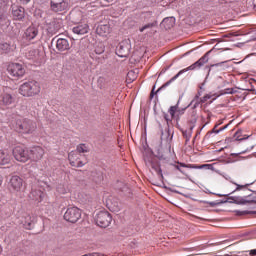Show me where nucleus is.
<instances>
[{
    "label": "nucleus",
    "instance_id": "7",
    "mask_svg": "<svg viewBox=\"0 0 256 256\" xmlns=\"http://www.w3.org/2000/svg\"><path fill=\"white\" fill-rule=\"evenodd\" d=\"M7 72L12 79H21L25 75V67L20 63H11L7 67Z\"/></svg>",
    "mask_w": 256,
    "mask_h": 256
},
{
    "label": "nucleus",
    "instance_id": "9",
    "mask_svg": "<svg viewBox=\"0 0 256 256\" xmlns=\"http://www.w3.org/2000/svg\"><path fill=\"white\" fill-rule=\"evenodd\" d=\"M64 219L68 221V223H77L81 219V209L76 206L67 208L64 213Z\"/></svg>",
    "mask_w": 256,
    "mask_h": 256
},
{
    "label": "nucleus",
    "instance_id": "1",
    "mask_svg": "<svg viewBox=\"0 0 256 256\" xmlns=\"http://www.w3.org/2000/svg\"><path fill=\"white\" fill-rule=\"evenodd\" d=\"M211 54V51L206 52L200 59H198L196 62H194L192 65L188 66L187 68H184L180 70L174 77H172L169 81L164 83L160 88L157 89L155 92V88H153L152 92L150 93V99H153L157 93L160 91H163V89H166V87H169L173 83V81H177L183 73H187V71H199L205 63L209 62V55Z\"/></svg>",
    "mask_w": 256,
    "mask_h": 256
},
{
    "label": "nucleus",
    "instance_id": "40",
    "mask_svg": "<svg viewBox=\"0 0 256 256\" xmlns=\"http://www.w3.org/2000/svg\"><path fill=\"white\" fill-rule=\"evenodd\" d=\"M163 117H164V119H165V121H166L167 123H171V122L173 121V119H171V118L169 117V114H167V113H165V112H163Z\"/></svg>",
    "mask_w": 256,
    "mask_h": 256
},
{
    "label": "nucleus",
    "instance_id": "46",
    "mask_svg": "<svg viewBox=\"0 0 256 256\" xmlns=\"http://www.w3.org/2000/svg\"><path fill=\"white\" fill-rule=\"evenodd\" d=\"M244 215H256V211L245 210Z\"/></svg>",
    "mask_w": 256,
    "mask_h": 256
},
{
    "label": "nucleus",
    "instance_id": "20",
    "mask_svg": "<svg viewBox=\"0 0 256 256\" xmlns=\"http://www.w3.org/2000/svg\"><path fill=\"white\" fill-rule=\"evenodd\" d=\"M96 33L101 37H107L111 33V27L109 24H100L96 28Z\"/></svg>",
    "mask_w": 256,
    "mask_h": 256
},
{
    "label": "nucleus",
    "instance_id": "62",
    "mask_svg": "<svg viewBox=\"0 0 256 256\" xmlns=\"http://www.w3.org/2000/svg\"><path fill=\"white\" fill-rule=\"evenodd\" d=\"M235 93H237V90L233 88V95H235Z\"/></svg>",
    "mask_w": 256,
    "mask_h": 256
},
{
    "label": "nucleus",
    "instance_id": "12",
    "mask_svg": "<svg viewBox=\"0 0 256 256\" xmlns=\"http://www.w3.org/2000/svg\"><path fill=\"white\" fill-rule=\"evenodd\" d=\"M226 69H229V61H222V62L210 65L208 69V73L205 77V80L202 83V87L203 85H205V83H207V79H209V75H211L212 71H225Z\"/></svg>",
    "mask_w": 256,
    "mask_h": 256
},
{
    "label": "nucleus",
    "instance_id": "37",
    "mask_svg": "<svg viewBox=\"0 0 256 256\" xmlns=\"http://www.w3.org/2000/svg\"><path fill=\"white\" fill-rule=\"evenodd\" d=\"M191 105H193L192 109H197V107H199V101H195L194 99L190 102V104L187 107H191Z\"/></svg>",
    "mask_w": 256,
    "mask_h": 256
},
{
    "label": "nucleus",
    "instance_id": "54",
    "mask_svg": "<svg viewBox=\"0 0 256 256\" xmlns=\"http://www.w3.org/2000/svg\"><path fill=\"white\" fill-rule=\"evenodd\" d=\"M193 129H195V124H191V126H190V133H193Z\"/></svg>",
    "mask_w": 256,
    "mask_h": 256
},
{
    "label": "nucleus",
    "instance_id": "6",
    "mask_svg": "<svg viewBox=\"0 0 256 256\" xmlns=\"http://www.w3.org/2000/svg\"><path fill=\"white\" fill-rule=\"evenodd\" d=\"M218 197H228V203H233L234 205H247V203H255L256 200H247L252 197L253 194H247L243 196H229V194H216Z\"/></svg>",
    "mask_w": 256,
    "mask_h": 256
},
{
    "label": "nucleus",
    "instance_id": "23",
    "mask_svg": "<svg viewBox=\"0 0 256 256\" xmlns=\"http://www.w3.org/2000/svg\"><path fill=\"white\" fill-rule=\"evenodd\" d=\"M232 183L233 185H236V189L232 191L230 195H233V193H237V191H246V192L250 191L251 193H253V190L248 188L251 184L240 185V184H237L236 182H232Z\"/></svg>",
    "mask_w": 256,
    "mask_h": 256
},
{
    "label": "nucleus",
    "instance_id": "61",
    "mask_svg": "<svg viewBox=\"0 0 256 256\" xmlns=\"http://www.w3.org/2000/svg\"><path fill=\"white\" fill-rule=\"evenodd\" d=\"M173 139V135L170 137V139L168 140V143H171V140Z\"/></svg>",
    "mask_w": 256,
    "mask_h": 256
},
{
    "label": "nucleus",
    "instance_id": "17",
    "mask_svg": "<svg viewBox=\"0 0 256 256\" xmlns=\"http://www.w3.org/2000/svg\"><path fill=\"white\" fill-rule=\"evenodd\" d=\"M10 187L13 191L19 192L23 190V178L18 175L12 176L10 179Z\"/></svg>",
    "mask_w": 256,
    "mask_h": 256
},
{
    "label": "nucleus",
    "instance_id": "24",
    "mask_svg": "<svg viewBox=\"0 0 256 256\" xmlns=\"http://www.w3.org/2000/svg\"><path fill=\"white\" fill-rule=\"evenodd\" d=\"M162 25L165 27V29H171L175 26V17L164 18L162 21Z\"/></svg>",
    "mask_w": 256,
    "mask_h": 256
},
{
    "label": "nucleus",
    "instance_id": "10",
    "mask_svg": "<svg viewBox=\"0 0 256 256\" xmlns=\"http://www.w3.org/2000/svg\"><path fill=\"white\" fill-rule=\"evenodd\" d=\"M131 53V40L126 39L118 44L116 47V55L121 58L129 57Z\"/></svg>",
    "mask_w": 256,
    "mask_h": 256
},
{
    "label": "nucleus",
    "instance_id": "47",
    "mask_svg": "<svg viewBox=\"0 0 256 256\" xmlns=\"http://www.w3.org/2000/svg\"><path fill=\"white\" fill-rule=\"evenodd\" d=\"M197 123V118H192L189 120L190 125H195Z\"/></svg>",
    "mask_w": 256,
    "mask_h": 256
},
{
    "label": "nucleus",
    "instance_id": "59",
    "mask_svg": "<svg viewBox=\"0 0 256 256\" xmlns=\"http://www.w3.org/2000/svg\"><path fill=\"white\" fill-rule=\"evenodd\" d=\"M68 157H69V159H71V157H73V152L69 153Z\"/></svg>",
    "mask_w": 256,
    "mask_h": 256
},
{
    "label": "nucleus",
    "instance_id": "34",
    "mask_svg": "<svg viewBox=\"0 0 256 256\" xmlns=\"http://www.w3.org/2000/svg\"><path fill=\"white\" fill-rule=\"evenodd\" d=\"M220 95H233V88H226L222 90Z\"/></svg>",
    "mask_w": 256,
    "mask_h": 256
},
{
    "label": "nucleus",
    "instance_id": "13",
    "mask_svg": "<svg viewBox=\"0 0 256 256\" xmlns=\"http://www.w3.org/2000/svg\"><path fill=\"white\" fill-rule=\"evenodd\" d=\"M67 7H69V2L67 0H51L50 8L54 13H59L61 11H66Z\"/></svg>",
    "mask_w": 256,
    "mask_h": 256
},
{
    "label": "nucleus",
    "instance_id": "28",
    "mask_svg": "<svg viewBox=\"0 0 256 256\" xmlns=\"http://www.w3.org/2000/svg\"><path fill=\"white\" fill-rule=\"evenodd\" d=\"M77 151L78 153H89V147L85 144H79L77 146Z\"/></svg>",
    "mask_w": 256,
    "mask_h": 256
},
{
    "label": "nucleus",
    "instance_id": "55",
    "mask_svg": "<svg viewBox=\"0 0 256 256\" xmlns=\"http://www.w3.org/2000/svg\"><path fill=\"white\" fill-rule=\"evenodd\" d=\"M158 156L160 157V159H163V153H161V150H158Z\"/></svg>",
    "mask_w": 256,
    "mask_h": 256
},
{
    "label": "nucleus",
    "instance_id": "4",
    "mask_svg": "<svg viewBox=\"0 0 256 256\" xmlns=\"http://www.w3.org/2000/svg\"><path fill=\"white\" fill-rule=\"evenodd\" d=\"M15 94L11 90V88H4L3 92L0 95V107H14L15 105Z\"/></svg>",
    "mask_w": 256,
    "mask_h": 256
},
{
    "label": "nucleus",
    "instance_id": "15",
    "mask_svg": "<svg viewBox=\"0 0 256 256\" xmlns=\"http://www.w3.org/2000/svg\"><path fill=\"white\" fill-rule=\"evenodd\" d=\"M147 167H151L161 179H163V170L161 169V162L155 158H149L146 160Z\"/></svg>",
    "mask_w": 256,
    "mask_h": 256
},
{
    "label": "nucleus",
    "instance_id": "21",
    "mask_svg": "<svg viewBox=\"0 0 256 256\" xmlns=\"http://www.w3.org/2000/svg\"><path fill=\"white\" fill-rule=\"evenodd\" d=\"M181 99H183V96L179 97L176 105L170 106V108L168 109V113L170 114L171 119H176L177 123H179V116H176V113L178 111L179 104L181 103Z\"/></svg>",
    "mask_w": 256,
    "mask_h": 256
},
{
    "label": "nucleus",
    "instance_id": "64",
    "mask_svg": "<svg viewBox=\"0 0 256 256\" xmlns=\"http://www.w3.org/2000/svg\"><path fill=\"white\" fill-rule=\"evenodd\" d=\"M169 135H170V134H169V131H168V132H167V137H169Z\"/></svg>",
    "mask_w": 256,
    "mask_h": 256
},
{
    "label": "nucleus",
    "instance_id": "16",
    "mask_svg": "<svg viewBox=\"0 0 256 256\" xmlns=\"http://www.w3.org/2000/svg\"><path fill=\"white\" fill-rule=\"evenodd\" d=\"M29 155L32 161H40V159H43V155H45V150L41 146H33L29 150Z\"/></svg>",
    "mask_w": 256,
    "mask_h": 256
},
{
    "label": "nucleus",
    "instance_id": "32",
    "mask_svg": "<svg viewBox=\"0 0 256 256\" xmlns=\"http://www.w3.org/2000/svg\"><path fill=\"white\" fill-rule=\"evenodd\" d=\"M174 167H175V169H177V171H180V173L185 175V171H183L182 167H187V165H185L183 163H178V164H175Z\"/></svg>",
    "mask_w": 256,
    "mask_h": 256
},
{
    "label": "nucleus",
    "instance_id": "18",
    "mask_svg": "<svg viewBox=\"0 0 256 256\" xmlns=\"http://www.w3.org/2000/svg\"><path fill=\"white\" fill-rule=\"evenodd\" d=\"M12 16L16 21H23L25 19V8L23 6L12 7Z\"/></svg>",
    "mask_w": 256,
    "mask_h": 256
},
{
    "label": "nucleus",
    "instance_id": "11",
    "mask_svg": "<svg viewBox=\"0 0 256 256\" xmlns=\"http://www.w3.org/2000/svg\"><path fill=\"white\" fill-rule=\"evenodd\" d=\"M52 43H56V49L60 53H63L64 51H69V49H71V43L67 38H59V36H55L52 39Z\"/></svg>",
    "mask_w": 256,
    "mask_h": 256
},
{
    "label": "nucleus",
    "instance_id": "44",
    "mask_svg": "<svg viewBox=\"0 0 256 256\" xmlns=\"http://www.w3.org/2000/svg\"><path fill=\"white\" fill-rule=\"evenodd\" d=\"M227 127H229V125H225L224 127H221L220 129L216 130V135H219V133H221V131H225V129H227Z\"/></svg>",
    "mask_w": 256,
    "mask_h": 256
},
{
    "label": "nucleus",
    "instance_id": "14",
    "mask_svg": "<svg viewBox=\"0 0 256 256\" xmlns=\"http://www.w3.org/2000/svg\"><path fill=\"white\" fill-rule=\"evenodd\" d=\"M39 35V27L35 25L29 26L22 36L23 41H33Z\"/></svg>",
    "mask_w": 256,
    "mask_h": 256
},
{
    "label": "nucleus",
    "instance_id": "35",
    "mask_svg": "<svg viewBox=\"0 0 256 256\" xmlns=\"http://www.w3.org/2000/svg\"><path fill=\"white\" fill-rule=\"evenodd\" d=\"M247 7L248 9H253L254 11H256V0H251L247 3Z\"/></svg>",
    "mask_w": 256,
    "mask_h": 256
},
{
    "label": "nucleus",
    "instance_id": "41",
    "mask_svg": "<svg viewBox=\"0 0 256 256\" xmlns=\"http://www.w3.org/2000/svg\"><path fill=\"white\" fill-rule=\"evenodd\" d=\"M187 108L188 107H185V108H179L178 107V110H177L178 115H184L185 111H187Z\"/></svg>",
    "mask_w": 256,
    "mask_h": 256
},
{
    "label": "nucleus",
    "instance_id": "36",
    "mask_svg": "<svg viewBox=\"0 0 256 256\" xmlns=\"http://www.w3.org/2000/svg\"><path fill=\"white\" fill-rule=\"evenodd\" d=\"M97 178H94L95 183H101L103 181V173L99 172Z\"/></svg>",
    "mask_w": 256,
    "mask_h": 256
},
{
    "label": "nucleus",
    "instance_id": "57",
    "mask_svg": "<svg viewBox=\"0 0 256 256\" xmlns=\"http://www.w3.org/2000/svg\"><path fill=\"white\" fill-rule=\"evenodd\" d=\"M3 184V177L0 175V187Z\"/></svg>",
    "mask_w": 256,
    "mask_h": 256
},
{
    "label": "nucleus",
    "instance_id": "30",
    "mask_svg": "<svg viewBox=\"0 0 256 256\" xmlns=\"http://www.w3.org/2000/svg\"><path fill=\"white\" fill-rule=\"evenodd\" d=\"M25 229L31 230L33 227H35V222L26 220L24 223Z\"/></svg>",
    "mask_w": 256,
    "mask_h": 256
},
{
    "label": "nucleus",
    "instance_id": "26",
    "mask_svg": "<svg viewBox=\"0 0 256 256\" xmlns=\"http://www.w3.org/2000/svg\"><path fill=\"white\" fill-rule=\"evenodd\" d=\"M38 184L44 189V191H49L51 186L49 185V180L45 177L38 180Z\"/></svg>",
    "mask_w": 256,
    "mask_h": 256
},
{
    "label": "nucleus",
    "instance_id": "3",
    "mask_svg": "<svg viewBox=\"0 0 256 256\" xmlns=\"http://www.w3.org/2000/svg\"><path fill=\"white\" fill-rule=\"evenodd\" d=\"M19 93L23 97H35V95H39V93H41V86L39 82L35 80L24 82L19 87Z\"/></svg>",
    "mask_w": 256,
    "mask_h": 256
},
{
    "label": "nucleus",
    "instance_id": "39",
    "mask_svg": "<svg viewBox=\"0 0 256 256\" xmlns=\"http://www.w3.org/2000/svg\"><path fill=\"white\" fill-rule=\"evenodd\" d=\"M110 209H112V211H121V204L116 202L114 204V208H110Z\"/></svg>",
    "mask_w": 256,
    "mask_h": 256
},
{
    "label": "nucleus",
    "instance_id": "60",
    "mask_svg": "<svg viewBox=\"0 0 256 256\" xmlns=\"http://www.w3.org/2000/svg\"><path fill=\"white\" fill-rule=\"evenodd\" d=\"M58 191L59 193H65V190H59V188H58Z\"/></svg>",
    "mask_w": 256,
    "mask_h": 256
},
{
    "label": "nucleus",
    "instance_id": "51",
    "mask_svg": "<svg viewBox=\"0 0 256 256\" xmlns=\"http://www.w3.org/2000/svg\"><path fill=\"white\" fill-rule=\"evenodd\" d=\"M250 255L255 256L256 255V249L250 250Z\"/></svg>",
    "mask_w": 256,
    "mask_h": 256
},
{
    "label": "nucleus",
    "instance_id": "25",
    "mask_svg": "<svg viewBox=\"0 0 256 256\" xmlns=\"http://www.w3.org/2000/svg\"><path fill=\"white\" fill-rule=\"evenodd\" d=\"M13 51V48L11 47V44L8 42H0V53H11Z\"/></svg>",
    "mask_w": 256,
    "mask_h": 256
},
{
    "label": "nucleus",
    "instance_id": "19",
    "mask_svg": "<svg viewBox=\"0 0 256 256\" xmlns=\"http://www.w3.org/2000/svg\"><path fill=\"white\" fill-rule=\"evenodd\" d=\"M72 31L75 35H86V33H89V25L78 24L72 28Z\"/></svg>",
    "mask_w": 256,
    "mask_h": 256
},
{
    "label": "nucleus",
    "instance_id": "58",
    "mask_svg": "<svg viewBox=\"0 0 256 256\" xmlns=\"http://www.w3.org/2000/svg\"><path fill=\"white\" fill-rule=\"evenodd\" d=\"M168 151H169V153H171V144L170 143H168Z\"/></svg>",
    "mask_w": 256,
    "mask_h": 256
},
{
    "label": "nucleus",
    "instance_id": "63",
    "mask_svg": "<svg viewBox=\"0 0 256 256\" xmlns=\"http://www.w3.org/2000/svg\"><path fill=\"white\" fill-rule=\"evenodd\" d=\"M195 99H199V95H196V96H195Z\"/></svg>",
    "mask_w": 256,
    "mask_h": 256
},
{
    "label": "nucleus",
    "instance_id": "31",
    "mask_svg": "<svg viewBox=\"0 0 256 256\" xmlns=\"http://www.w3.org/2000/svg\"><path fill=\"white\" fill-rule=\"evenodd\" d=\"M241 131H236L234 137H236V141H245L249 136L245 135V137L240 138Z\"/></svg>",
    "mask_w": 256,
    "mask_h": 256
},
{
    "label": "nucleus",
    "instance_id": "29",
    "mask_svg": "<svg viewBox=\"0 0 256 256\" xmlns=\"http://www.w3.org/2000/svg\"><path fill=\"white\" fill-rule=\"evenodd\" d=\"M155 25V23H148L142 27L139 28L140 33H143V31H147V29H153V26Z\"/></svg>",
    "mask_w": 256,
    "mask_h": 256
},
{
    "label": "nucleus",
    "instance_id": "48",
    "mask_svg": "<svg viewBox=\"0 0 256 256\" xmlns=\"http://www.w3.org/2000/svg\"><path fill=\"white\" fill-rule=\"evenodd\" d=\"M218 203L219 205H225V203H229V199L227 198L226 200H220Z\"/></svg>",
    "mask_w": 256,
    "mask_h": 256
},
{
    "label": "nucleus",
    "instance_id": "50",
    "mask_svg": "<svg viewBox=\"0 0 256 256\" xmlns=\"http://www.w3.org/2000/svg\"><path fill=\"white\" fill-rule=\"evenodd\" d=\"M247 91H250L251 93H253V95H256V90L253 87L251 89H247Z\"/></svg>",
    "mask_w": 256,
    "mask_h": 256
},
{
    "label": "nucleus",
    "instance_id": "38",
    "mask_svg": "<svg viewBox=\"0 0 256 256\" xmlns=\"http://www.w3.org/2000/svg\"><path fill=\"white\" fill-rule=\"evenodd\" d=\"M182 134H183V137H185V139L187 141H189V139H191V132H188L187 130H185L182 132Z\"/></svg>",
    "mask_w": 256,
    "mask_h": 256
},
{
    "label": "nucleus",
    "instance_id": "45",
    "mask_svg": "<svg viewBox=\"0 0 256 256\" xmlns=\"http://www.w3.org/2000/svg\"><path fill=\"white\" fill-rule=\"evenodd\" d=\"M245 153H247V151H242V152H240V153H231V156H232V157H237V156H239V155H245Z\"/></svg>",
    "mask_w": 256,
    "mask_h": 256
},
{
    "label": "nucleus",
    "instance_id": "22",
    "mask_svg": "<svg viewBox=\"0 0 256 256\" xmlns=\"http://www.w3.org/2000/svg\"><path fill=\"white\" fill-rule=\"evenodd\" d=\"M11 163V155L7 151L0 150V165Z\"/></svg>",
    "mask_w": 256,
    "mask_h": 256
},
{
    "label": "nucleus",
    "instance_id": "27",
    "mask_svg": "<svg viewBox=\"0 0 256 256\" xmlns=\"http://www.w3.org/2000/svg\"><path fill=\"white\" fill-rule=\"evenodd\" d=\"M94 51L96 55H103V53H105V45L103 43H98Z\"/></svg>",
    "mask_w": 256,
    "mask_h": 256
},
{
    "label": "nucleus",
    "instance_id": "33",
    "mask_svg": "<svg viewBox=\"0 0 256 256\" xmlns=\"http://www.w3.org/2000/svg\"><path fill=\"white\" fill-rule=\"evenodd\" d=\"M201 203H204L205 205H210V207L219 206V201L209 202V201L202 200Z\"/></svg>",
    "mask_w": 256,
    "mask_h": 256
},
{
    "label": "nucleus",
    "instance_id": "52",
    "mask_svg": "<svg viewBox=\"0 0 256 256\" xmlns=\"http://www.w3.org/2000/svg\"><path fill=\"white\" fill-rule=\"evenodd\" d=\"M23 5H27L31 0H20Z\"/></svg>",
    "mask_w": 256,
    "mask_h": 256
},
{
    "label": "nucleus",
    "instance_id": "56",
    "mask_svg": "<svg viewBox=\"0 0 256 256\" xmlns=\"http://www.w3.org/2000/svg\"><path fill=\"white\" fill-rule=\"evenodd\" d=\"M70 165H71L72 167H77V164L75 163V161H71V162H70Z\"/></svg>",
    "mask_w": 256,
    "mask_h": 256
},
{
    "label": "nucleus",
    "instance_id": "43",
    "mask_svg": "<svg viewBox=\"0 0 256 256\" xmlns=\"http://www.w3.org/2000/svg\"><path fill=\"white\" fill-rule=\"evenodd\" d=\"M213 133H215L217 135V130H215V128L205 135V139H209V137H211V135H213Z\"/></svg>",
    "mask_w": 256,
    "mask_h": 256
},
{
    "label": "nucleus",
    "instance_id": "53",
    "mask_svg": "<svg viewBox=\"0 0 256 256\" xmlns=\"http://www.w3.org/2000/svg\"><path fill=\"white\" fill-rule=\"evenodd\" d=\"M224 179H226L227 181H229V179H231V176L227 175V174H224L223 175Z\"/></svg>",
    "mask_w": 256,
    "mask_h": 256
},
{
    "label": "nucleus",
    "instance_id": "8",
    "mask_svg": "<svg viewBox=\"0 0 256 256\" xmlns=\"http://www.w3.org/2000/svg\"><path fill=\"white\" fill-rule=\"evenodd\" d=\"M111 221H113V217L108 211H100L95 216V222L98 227H109L111 225Z\"/></svg>",
    "mask_w": 256,
    "mask_h": 256
},
{
    "label": "nucleus",
    "instance_id": "2",
    "mask_svg": "<svg viewBox=\"0 0 256 256\" xmlns=\"http://www.w3.org/2000/svg\"><path fill=\"white\" fill-rule=\"evenodd\" d=\"M12 129H14L16 133L31 135L32 133H35V129H37V123L33 122L31 119L19 118L12 123Z\"/></svg>",
    "mask_w": 256,
    "mask_h": 256
},
{
    "label": "nucleus",
    "instance_id": "42",
    "mask_svg": "<svg viewBox=\"0 0 256 256\" xmlns=\"http://www.w3.org/2000/svg\"><path fill=\"white\" fill-rule=\"evenodd\" d=\"M43 195H44L43 192L38 191V196H36L34 199L36 201H41L43 199Z\"/></svg>",
    "mask_w": 256,
    "mask_h": 256
},
{
    "label": "nucleus",
    "instance_id": "49",
    "mask_svg": "<svg viewBox=\"0 0 256 256\" xmlns=\"http://www.w3.org/2000/svg\"><path fill=\"white\" fill-rule=\"evenodd\" d=\"M83 165H85V163H83V161H78L76 164V167H83Z\"/></svg>",
    "mask_w": 256,
    "mask_h": 256
},
{
    "label": "nucleus",
    "instance_id": "5",
    "mask_svg": "<svg viewBox=\"0 0 256 256\" xmlns=\"http://www.w3.org/2000/svg\"><path fill=\"white\" fill-rule=\"evenodd\" d=\"M12 155L16 161L20 163H27L31 159V154H29V149L25 146H16L12 150Z\"/></svg>",
    "mask_w": 256,
    "mask_h": 256
}]
</instances>
